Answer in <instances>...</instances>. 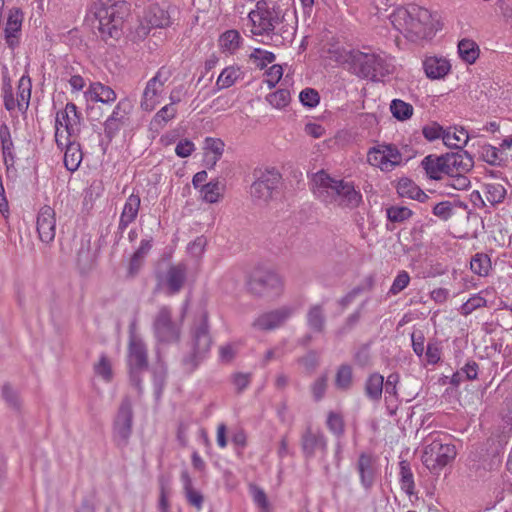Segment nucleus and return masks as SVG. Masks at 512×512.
Here are the masks:
<instances>
[{
  "label": "nucleus",
  "instance_id": "nucleus-35",
  "mask_svg": "<svg viewBox=\"0 0 512 512\" xmlns=\"http://www.w3.org/2000/svg\"><path fill=\"white\" fill-rule=\"evenodd\" d=\"M471 271L481 277H485L489 274L491 269L490 257L485 253H476L470 261Z\"/></svg>",
  "mask_w": 512,
  "mask_h": 512
},
{
  "label": "nucleus",
  "instance_id": "nucleus-32",
  "mask_svg": "<svg viewBox=\"0 0 512 512\" xmlns=\"http://www.w3.org/2000/svg\"><path fill=\"white\" fill-rule=\"evenodd\" d=\"M32 83L28 75H23L18 82L17 107L20 111L27 110L31 98Z\"/></svg>",
  "mask_w": 512,
  "mask_h": 512
},
{
  "label": "nucleus",
  "instance_id": "nucleus-22",
  "mask_svg": "<svg viewBox=\"0 0 512 512\" xmlns=\"http://www.w3.org/2000/svg\"><path fill=\"white\" fill-rule=\"evenodd\" d=\"M141 199L138 194H131L123 207V210L120 215V220L118 224V230L122 233L124 230L136 220L139 209H140Z\"/></svg>",
  "mask_w": 512,
  "mask_h": 512
},
{
  "label": "nucleus",
  "instance_id": "nucleus-24",
  "mask_svg": "<svg viewBox=\"0 0 512 512\" xmlns=\"http://www.w3.org/2000/svg\"><path fill=\"white\" fill-rule=\"evenodd\" d=\"M425 74L430 79H441L448 74L451 65L442 57H427L423 62Z\"/></svg>",
  "mask_w": 512,
  "mask_h": 512
},
{
  "label": "nucleus",
  "instance_id": "nucleus-55",
  "mask_svg": "<svg viewBox=\"0 0 512 512\" xmlns=\"http://www.w3.org/2000/svg\"><path fill=\"white\" fill-rule=\"evenodd\" d=\"M94 371L105 381H110L112 379L113 374L111 363L105 355H101L99 362L94 365Z\"/></svg>",
  "mask_w": 512,
  "mask_h": 512
},
{
  "label": "nucleus",
  "instance_id": "nucleus-37",
  "mask_svg": "<svg viewBox=\"0 0 512 512\" xmlns=\"http://www.w3.org/2000/svg\"><path fill=\"white\" fill-rule=\"evenodd\" d=\"M399 466L401 488L407 495L411 496L414 494L415 483L410 464L409 462L403 460L399 463Z\"/></svg>",
  "mask_w": 512,
  "mask_h": 512
},
{
  "label": "nucleus",
  "instance_id": "nucleus-60",
  "mask_svg": "<svg viewBox=\"0 0 512 512\" xmlns=\"http://www.w3.org/2000/svg\"><path fill=\"white\" fill-rule=\"evenodd\" d=\"M423 136L428 141H434L436 139L442 138L444 135V129L438 123H432L430 125H426L422 129Z\"/></svg>",
  "mask_w": 512,
  "mask_h": 512
},
{
  "label": "nucleus",
  "instance_id": "nucleus-13",
  "mask_svg": "<svg viewBox=\"0 0 512 512\" xmlns=\"http://www.w3.org/2000/svg\"><path fill=\"white\" fill-rule=\"evenodd\" d=\"M81 114L77 110V106L69 102L64 110L57 112L55 127L56 130L64 131V139L75 138L80 133Z\"/></svg>",
  "mask_w": 512,
  "mask_h": 512
},
{
  "label": "nucleus",
  "instance_id": "nucleus-41",
  "mask_svg": "<svg viewBox=\"0 0 512 512\" xmlns=\"http://www.w3.org/2000/svg\"><path fill=\"white\" fill-rule=\"evenodd\" d=\"M392 115L399 121H405L413 115V106L401 99H394L390 104Z\"/></svg>",
  "mask_w": 512,
  "mask_h": 512
},
{
  "label": "nucleus",
  "instance_id": "nucleus-53",
  "mask_svg": "<svg viewBox=\"0 0 512 512\" xmlns=\"http://www.w3.org/2000/svg\"><path fill=\"white\" fill-rule=\"evenodd\" d=\"M299 100L303 106L314 108L319 104L320 96L317 90L305 88L299 94Z\"/></svg>",
  "mask_w": 512,
  "mask_h": 512
},
{
  "label": "nucleus",
  "instance_id": "nucleus-21",
  "mask_svg": "<svg viewBox=\"0 0 512 512\" xmlns=\"http://www.w3.org/2000/svg\"><path fill=\"white\" fill-rule=\"evenodd\" d=\"M187 278V266L184 263L171 265L165 274V285L168 294L174 295L180 292Z\"/></svg>",
  "mask_w": 512,
  "mask_h": 512
},
{
  "label": "nucleus",
  "instance_id": "nucleus-8",
  "mask_svg": "<svg viewBox=\"0 0 512 512\" xmlns=\"http://www.w3.org/2000/svg\"><path fill=\"white\" fill-rule=\"evenodd\" d=\"M456 457L455 446L443 443L440 439H434L427 444L423 450L422 463L434 475L450 464Z\"/></svg>",
  "mask_w": 512,
  "mask_h": 512
},
{
  "label": "nucleus",
  "instance_id": "nucleus-12",
  "mask_svg": "<svg viewBox=\"0 0 512 512\" xmlns=\"http://www.w3.org/2000/svg\"><path fill=\"white\" fill-rule=\"evenodd\" d=\"M248 289L257 296L278 295L283 289V281L274 271L257 269L250 276Z\"/></svg>",
  "mask_w": 512,
  "mask_h": 512
},
{
  "label": "nucleus",
  "instance_id": "nucleus-59",
  "mask_svg": "<svg viewBox=\"0 0 512 512\" xmlns=\"http://www.w3.org/2000/svg\"><path fill=\"white\" fill-rule=\"evenodd\" d=\"M479 366L474 360L468 361L465 366L461 369V371L457 372L453 378L452 382H456V378L459 377L462 373L465 374L467 380H475L478 376Z\"/></svg>",
  "mask_w": 512,
  "mask_h": 512
},
{
  "label": "nucleus",
  "instance_id": "nucleus-48",
  "mask_svg": "<svg viewBox=\"0 0 512 512\" xmlns=\"http://www.w3.org/2000/svg\"><path fill=\"white\" fill-rule=\"evenodd\" d=\"M365 302H363L355 312H353L351 315H349L344 323L339 327V329L336 331L337 337H342L346 334H348L360 321L361 318V308L364 306Z\"/></svg>",
  "mask_w": 512,
  "mask_h": 512
},
{
  "label": "nucleus",
  "instance_id": "nucleus-14",
  "mask_svg": "<svg viewBox=\"0 0 512 512\" xmlns=\"http://www.w3.org/2000/svg\"><path fill=\"white\" fill-rule=\"evenodd\" d=\"M130 110L131 105L127 99H122L116 104L111 115L104 122V135L108 142H111L127 124Z\"/></svg>",
  "mask_w": 512,
  "mask_h": 512
},
{
  "label": "nucleus",
  "instance_id": "nucleus-61",
  "mask_svg": "<svg viewBox=\"0 0 512 512\" xmlns=\"http://www.w3.org/2000/svg\"><path fill=\"white\" fill-rule=\"evenodd\" d=\"M425 355L429 364H436L441 358V349L439 343L437 341H429Z\"/></svg>",
  "mask_w": 512,
  "mask_h": 512
},
{
  "label": "nucleus",
  "instance_id": "nucleus-3",
  "mask_svg": "<svg viewBox=\"0 0 512 512\" xmlns=\"http://www.w3.org/2000/svg\"><path fill=\"white\" fill-rule=\"evenodd\" d=\"M213 344L208 322V313L201 309L195 316L190 329L189 352L183 357L181 364L184 372L190 374L208 357Z\"/></svg>",
  "mask_w": 512,
  "mask_h": 512
},
{
  "label": "nucleus",
  "instance_id": "nucleus-29",
  "mask_svg": "<svg viewBox=\"0 0 512 512\" xmlns=\"http://www.w3.org/2000/svg\"><path fill=\"white\" fill-rule=\"evenodd\" d=\"M145 19L152 27L162 28L171 23L168 12L156 4L148 7Z\"/></svg>",
  "mask_w": 512,
  "mask_h": 512
},
{
  "label": "nucleus",
  "instance_id": "nucleus-42",
  "mask_svg": "<svg viewBox=\"0 0 512 512\" xmlns=\"http://www.w3.org/2000/svg\"><path fill=\"white\" fill-rule=\"evenodd\" d=\"M241 36L236 30H228L220 36V46L229 52H234L240 46Z\"/></svg>",
  "mask_w": 512,
  "mask_h": 512
},
{
  "label": "nucleus",
  "instance_id": "nucleus-44",
  "mask_svg": "<svg viewBox=\"0 0 512 512\" xmlns=\"http://www.w3.org/2000/svg\"><path fill=\"white\" fill-rule=\"evenodd\" d=\"M275 58L276 57L273 52L261 48H255L250 54V59L261 70L264 69L268 64L274 62Z\"/></svg>",
  "mask_w": 512,
  "mask_h": 512
},
{
  "label": "nucleus",
  "instance_id": "nucleus-25",
  "mask_svg": "<svg viewBox=\"0 0 512 512\" xmlns=\"http://www.w3.org/2000/svg\"><path fill=\"white\" fill-rule=\"evenodd\" d=\"M85 96L88 100L101 102L103 104H111L117 98L116 92L111 87L101 82L91 83L88 90L85 92Z\"/></svg>",
  "mask_w": 512,
  "mask_h": 512
},
{
  "label": "nucleus",
  "instance_id": "nucleus-1",
  "mask_svg": "<svg viewBox=\"0 0 512 512\" xmlns=\"http://www.w3.org/2000/svg\"><path fill=\"white\" fill-rule=\"evenodd\" d=\"M315 195L326 204L355 209L362 203V194L351 181L331 177L321 170L314 175Z\"/></svg>",
  "mask_w": 512,
  "mask_h": 512
},
{
  "label": "nucleus",
  "instance_id": "nucleus-15",
  "mask_svg": "<svg viewBox=\"0 0 512 512\" xmlns=\"http://www.w3.org/2000/svg\"><path fill=\"white\" fill-rule=\"evenodd\" d=\"M55 141L58 147H65L64 165L67 170L74 172L78 169L82 162V151L80 144L76 143L73 138L64 139V131L57 129L55 132Z\"/></svg>",
  "mask_w": 512,
  "mask_h": 512
},
{
  "label": "nucleus",
  "instance_id": "nucleus-64",
  "mask_svg": "<svg viewBox=\"0 0 512 512\" xmlns=\"http://www.w3.org/2000/svg\"><path fill=\"white\" fill-rule=\"evenodd\" d=\"M298 362L304 366L307 372H313L318 366V355L315 351H309L305 356L298 359Z\"/></svg>",
  "mask_w": 512,
  "mask_h": 512
},
{
  "label": "nucleus",
  "instance_id": "nucleus-62",
  "mask_svg": "<svg viewBox=\"0 0 512 512\" xmlns=\"http://www.w3.org/2000/svg\"><path fill=\"white\" fill-rule=\"evenodd\" d=\"M2 90L6 110L13 111L17 107V99H14L13 89L9 81L3 84Z\"/></svg>",
  "mask_w": 512,
  "mask_h": 512
},
{
  "label": "nucleus",
  "instance_id": "nucleus-54",
  "mask_svg": "<svg viewBox=\"0 0 512 512\" xmlns=\"http://www.w3.org/2000/svg\"><path fill=\"white\" fill-rule=\"evenodd\" d=\"M327 427L337 437L342 436L344 434V421L342 416L338 413L329 412L327 417Z\"/></svg>",
  "mask_w": 512,
  "mask_h": 512
},
{
  "label": "nucleus",
  "instance_id": "nucleus-51",
  "mask_svg": "<svg viewBox=\"0 0 512 512\" xmlns=\"http://www.w3.org/2000/svg\"><path fill=\"white\" fill-rule=\"evenodd\" d=\"M202 198L208 203H216L220 197L219 182H209L201 187Z\"/></svg>",
  "mask_w": 512,
  "mask_h": 512
},
{
  "label": "nucleus",
  "instance_id": "nucleus-9",
  "mask_svg": "<svg viewBox=\"0 0 512 512\" xmlns=\"http://www.w3.org/2000/svg\"><path fill=\"white\" fill-rule=\"evenodd\" d=\"M128 364L130 383L137 389L138 394H141L142 374L148 368V355L145 344L137 336H132L129 340Z\"/></svg>",
  "mask_w": 512,
  "mask_h": 512
},
{
  "label": "nucleus",
  "instance_id": "nucleus-46",
  "mask_svg": "<svg viewBox=\"0 0 512 512\" xmlns=\"http://www.w3.org/2000/svg\"><path fill=\"white\" fill-rule=\"evenodd\" d=\"M373 286V279L368 277L366 279V285H358L354 287L351 291H349L344 297L339 300V304L345 308L350 305L356 297H358L365 290H370Z\"/></svg>",
  "mask_w": 512,
  "mask_h": 512
},
{
  "label": "nucleus",
  "instance_id": "nucleus-58",
  "mask_svg": "<svg viewBox=\"0 0 512 512\" xmlns=\"http://www.w3.org/2000/svg\"><path fill=\"white\" fill-rule=\"evenodd\" d=\"M409 282V274L404 270L400 271L390 287L389 294L397 295L408 286Z\"/></svg>",
  "mask_w": 512,
  "mask_h": 512
},
{
  "label": "nucleus",
  "instance_id": "nucleus-28",
  "mask_svg": "<svg viewBox=\"0 0 512 512\" xmlns=\"http://www.w3.org/2000/svg\"><path fill=\"white\" fill-rule=\"evenodd\" d=\"M468 140L469 135L463 127H455L453 132L444 130L443 142L447 147L460 150L468 143Z\"/></svg>",
  "mask_w": 512,
  "mask_h": 512
},
{
  "label": "nucleus",
  "instance_id": "nucleus-10",
  "mask_svg": "<svg viewBox=\"0 0 512 512\" xmlns=\"http://www.w3.org/2000/svg\"><path fill=\"white\" fill-rule=\"evenodd\" d=\"M154 337L161 343L178 342L181 337V326L173 321L172 309L167 305L158 308L152 321Z\"/></svg>",
  "mask_w": 512,
  "mask_h": 512
},
{
  "label": "nucleus",
  "instance_id": "nucleus-18",
  "mask_svg": "<svg viewBox=\"0 0 512 512\" xmlns=\"http://www.w3.org/2000/svg\"><path fill=\"white\" fill-rule=\"evenodd\" d=\"M301 447L306 458H313L317 452H327V439L323 432L308 427L301 437Z\"/></svg>",
  "mask_w": 512,
  "mask_h": 512
},
{
  "label": "nucleus",
  "instance_id": "nucleus-43",
  "mask_svg": "<svg viewBox=\"0 0 512 512\" xmlns=\"http://www.w3.org/2000/svg\"><path fill=\"white\" fill-rule=\"evenodd\" d=\"M381 146L385 155V162H387L388 171H391L394 167L402 163V155L395 145L383 144Z\"/></svg>",
  "mask_w": 512,
  "mask_h": 512
},
{
  "label": "nucleus",
  "instance_id": "nucleus-47",
  "mask_svg": "<svg viewBox=\"0 0 512 512\" xmlns=\"http://www.w3.org/2000/svg\"><path fill=\"white\" fill-rule=\"evenodd\" d=\"M381 145L372 147L367 154V161L370 165L380 168L382 171H388L387 162Z\"/></svg>",
  "mask_w": 512,
  "mask_h": 512
},
{
  "label": "nucleus",
  "instance_id": "nucleus-63",
  "mask_svg": "<svg viewBox=\"0 0 512 512\" xmlns=\"http://www.w3.org/2000/svg\"><path fill=\"white\" fill-rule=\"evenodd\" d=\"M327 376L322 375L313 383L311 390L315 401H319L323 398L327 388Z\"/></svg>",
  "mask_w": 512,
  "mask_h": 512
},
{
  "label": "nucleus",
  "instance_id": "nucleus-27",
  "mask_svg": "<svg viewBox=\"0 0 512 512\" xmlns=\"http://www.w3.org/2000/svg\"><path fill=\"white\" fill-rule=\"evenodd\" d=\"M397 193L400 197H407L421 203L427 201L429 196L409 178H401L397 184Z\"/></svg>",
  "mask_w": 512,
  "mask_h": 512
},
{
  "label": "nucleus",
  "instance_id": "nucleus-39",
  "mask_svg": "<svg viewBox=\"0 0 512 512\" xmlns=\"http://www.w3.org/2000/svg\"><path fill=\"white\" fill-rule=\"evenodd\" d=\"M353 384L352 367L348 364L341 365L335 376V386L343 391L349 390Z\"/></svg>",
  "mask_w": 512,
  "mask_h": 512
},
{
  "label": "nucleus",
  "instance_id": "nucleus-40",
  "mask_svg": "<svg viewBox=\"0 0 512 512\" xmlns=\"http://www.w3.org/2000/svg\"><path fill=\"white\" fill-rule=\"evenodd\" d=\"M163 85L156 83L155 80H149L146 84V87L143 92V100L141 102V107L150 110L154 107V103L152 100L161 94L163 91Z\"/></svg>",
  "mask_w": 512,
  "mask_h": 512
},
{
  "label": "nucleus",
  "instance_id": "nucleus-56",
  "mask_svg": "<svg viewBox=\"0 0 512 512\" xmlns=\"http://www.w3.org/2000/svg\"><path fill=\"white\" fill-rule=\"evenodd\" d=\"M2 397L7 403L8 406H10L13 409H19L20 408V399L18 392L12 388L10 384H4L2 387Z\"/></svg>",
  "mask_w": 512,
  "mask_h": 512
},
{
  "label": "nucleus",
  "instance_id": "nucleus-11",
  "mask_svg": "<svg viewBox=\"0 0 512 512\" xmlns=\"http://www.w3.org/2000/svg\"><path fill=\"white\" fill-rule=\"evenodd\" d=\"M133 408L129 397H124L115 415L112 426V439L117 447L128 445L133 428Z\"/></svg>",
  "mask_w": 512,
  "mask_h": 512
},
{
  "label": "nucleus",
  "instance_id": "nucleus-26",
  "mask_svg": "<svg viewBox=\"0 0 512 512\" xmlns=\"http://www.w3.org/2000/svg\"><path fill=\"white\" fill-rule=\"evenodd\" d=\"M421 166L425 170L427 176L433 180H439L442 174H446V163L444 155H428L422 162Z\"/></svg>",
  "mask_w": 512,
  "mask_h": 512
},
{
  "label": "nucleus",
  "instance_id": "nucleus-5",
  "mask_svg": "<svg viewBox=\"0 0 512 512\" xmlns=\"http://www.w3.org/2000/svg\"><path fill=\"white\" fill-rule=\"evenodd\" d=\"M337 54L336 61L347 65L359 77L379 81L390 73V65L378 54L359 50H343Z\"/></svg>",
  "mask_w": 512,
  "mask_h": 512
},
{
  "label": "nucleus",
  "instance_id": "nucleus-36",
  "mask_svg": "<svg viewBox=\"0 0 512 512\" xmlns=\"http://www.w3.org/2000/svg\"><path fill=\"white\" fill-rule=\"evenodd\" d=\"M242 76V72L239 67L229 66L223 69L220 73L216 85L218 89H226L231 87L238 79Z\"/></svg>",
  "mask_w": 512,
  "mask_h": 512
},
{
  "label": "nucleus",
  "instance_id": "nucleus-7",
  "mask_svg": "<svg viewBox=\"0 0 512 512\" xmlns=\"http://www.w3.org/2000/svg\"><path fill=\"white\" fill-rule=\"evenodd\" d=\"M254 182L250 188L252 199L258 204L268 203L277 192L281 174L276 168L256 169L253 173Z\"/></svg>",
  "mask_w": 512,
  "mask_h": 512
},
{
  "label": "nucleus",
  "instance_id": "nucleus-19",
  "mask_svg": "<svg viewBox=\"0 0 512 512\" xmlns=\"http://www.w3.org/2000/svg\"><path fill=\"white\" fill-rule=\"evenodd\" d=\"M443 155L446 163V175L467 173L474 166L473 157L463 149Z\"/></svg>",
  "mask_w": 512,
  "mask_h": 512
},
{
  "label": "nucleus",
  "instance_id": "nucleus-49",
  "mask_svg": "<svg viewBox=\"0 0 512 512\" xmlns=\"http://www.w3.org/2000/svg\"><path fill=\"white\" fill-rule=\"evenodd\" d=\"M481 157L485 162L493 166H500L503 160L500 150L489 144L482 146Z\"/></svg>",
  "mask_w": 512,
  "mask_h": 512
},
{
  "label": "nucleus",
  "instance_id": "nucleus-38",
  "mask_svg": "<svg viewBox=\"0 0 512 512\" xmlns=\"http://www.w3.org/2000/svg\"><path fill=\"white\" fill-rule=\"evenodd\" d=\"M484 192L486 199L493 206L502 203L507 195L505 187L499 183L484 184Z\"/></svg>",
  "mask_w": 512,
  "mask_h": 512
},
{
  "label": "nucleus",
  "instance_id": "nucleus-17",
  "mask_svg": "<svg viewBox=\"0 0 512 512\" xmlns=\"http://www.w3.org/2000/svg\"><path fill=\"white\" fill-rule=\"evenodd\" d=\"M37 232L39 239L44 243H50L56 235L55 211L48 205L43 206L37 216Z\"/></svg>",
  "mask_w": 512,
  "mask_h": 512
},
{
  "label": "nucleus",
  "instance_id": "nucleus-34",
  "mask_svg": "<svg viewBox=\"0 0 512 512\" xmlns=\"http://www.w3.org/2000/svg\"><path fill=\"white\" fill-rule=\"evenodd\" d=\"M458 53L465 62L473 64L479 56V47L473 40L462 39L458 44Z\"/></svg>",
  "mask_w": 512,
  "mask_h": 512
},
{
  "label": "nucleus",
  "instance_id": "nucleus-16",
  "mask_svg": "<svg viewBox=\"0 0 512 512\" xmlns=\"http://www.w3.org/2000/svg\"><path fill=\"white\" fill-rule=\"evenodd\" d=\"M291 307L283 306L278 309L261 314L253 322V326L259 330H273L283 325L293 314Z\"/></svg>",
  "mask_w": 512,
  "mask_h": 512
},
{
  "label": "nucleus",
  "instance_id": "nucleus-57",
  "mask_svg": "<svg viewBox=\"0 0 512 512\" xmlns=\"http://www.w3.org/2000/svg\"><path fill=\"white\" fill-rule=\"evenodd\" d=\"M432 213L441 220L447 221L454 215L453 205L450 201L439 202L433 207Z\"/></svg>",
  "mask_w": 512,
  "mask_h": 512
},
{
  "label": "nucleus",
  "instance_id": "nucleus-6",
  "mask_svg": "<svg viewBox=\"0 0 512 512\" xmlns=\"http://www.w3.org/2000/svg\"><path fill=\"white\" fill-rule=\"evenodd\" d=\"M286 11L279 5L269 4L264 0L258 1L256 8L248 14L252 28L251 33L255 36L280 35L283 40L287 39L284 34L292 35L285 29Z\"/></svg>",
  "mask_w": 512,
  "mask_h": 512
},
{
  "label": "nucleus",
  "instance_id": "nucleus-50",
  "mask_svg": "<svg viewBox=\"0 0 512 512\" xmlns=\"http://www.w3.org/2000/svg\"><path fill=\"white\" fill-rule=\"evenodd\" d=\"M267 101L276 108H283L290 102V91L287 89H279L270 93L266 97Z\"/></svg>",
  "mask_w": 512,
  "mask_h": 512
},
{
  "label": "nucleus",
  "instance_id": "nucleus-31",
  "mask_svg": "<svg viewBox=\"0 0 512 512\" xmlns=\"http://www.w3.org/2000/svg\"><path fill=\"white\" fill-rule=\"evenodd\" d=\"M326 317L322 305H313L307 312V324L311 330L317 333L324 331Z\"/></svg>",
  "mask_w": 512,
  "mask_h": 512
},
{
  "label": "nucleus",
  "instance_id": "nucleus-20",
  "mask_svg": "<svg viewBox=\"0 0 512 512\" xmlns=\"http://www.w3.org/2000/svg\"><path fill=\"white\" fill-rule=\"evenodd\" d=\"M23 21V13L19 8L9 11L8 19L4 28L5 40L8 47L14 50L19 46V35Z\"/></svg>",
  "mask_w": 512,
  "mask_h": 512
},
{
  "label": "nucleus",
  "instance_id": "nucleus-2",
  "mask_svg": "<svg viewBox=\"0 0 512 512\" xmlns=\"http://www.w3.org/2000/svg\"><path fill=\"white\" fill-rule=\"evenodd\" d=\"M390 20L398 31L413 40L431 38L437 31L431 12L416 4L397 8Z\"/></svg>",
  "mask_w": 512,
  "mask_h": 512
},
{
  "label": "nucleus",
  "instance_id": "nucleus-33",
  "mask_svg": "<svg viewBox=\"0 0 512 512\" xmlns=\"http://www.w3.org/2000/svg\"><path fill=\"white\" fill-rule=\"evenodd\" d=\"M0 142L2 148V154L4 157V161L8 164V160L11 161V164L14 162V144L11 138V133L8 125L6 123H2L0 125Z\"/></svg>",
  "mask_w": 512,
  "mask_h": 512
},
{
  "label": "nucleus",
  "instance_id": "nucleus-4",
  "mask_svg": "<svg viewBox=\"0 0 512 512\" xmlns=\"http://www.w3.org/2000/svg\"><path fill=\"white\" fill-rule=\"evenodd\" d=\"M91 12L97 21L95 26L101 38L118 39L122 34L125 18L129 15V4L125 0H94Z\"/></svg>",
  "mask_w": 512,
  "mask_h": 512
},
{
  "label": "nucleus",
  "instance_id": "nucleus-30",
  "mask_svg": "<svg viewBox=\"0 0 512 512\" xmlns=\"http://www.w3.org/2000/svg\"><path fill=\"white\" fill-rule=\"evenodd\" d=\"M384 377L379 373L371 374L365 382V394L372 401H379L382 397Z\"/></svg>",
  "mask_w": 512,
  "mask_h": 512
},
{
  "label": "nucleus",
  "instance_id": "nucleus-45",
  "mask_svg": "<svg viewBox=\"0 0 512 512\" xmlns=\"http://www.w3.org/2000/svg\"><path fill=\"white\" fill-rule=\"evenodd\" d=\"M387 218L394 223H401L412 216V211L404 206H391L386 209Z\"/></svg>",
  "mask_w": 512,
  "mask_h": 512
},
{
  "label": "nucleus",
  "instance_id": "nucleus-23",
  "mask_svg": "<svg viewBox=\"0 0 512 512\" xmlns=\"http://www.w3.org/2000/svg\"><path fill=\"white\" fill-rule=\"evenodd\" d=\"M357 471L360 476L362 486L368 490L370 489L375 481V467L373 458L362 453L357 461Z\"/></svg>",
  "mask_w": 512,
  "mask_h": 512
},
{
  "label": "nucleus",
  "instance_id": "nucleus-52",
  "mask_svg": "<svg viewBox=\"0 0 512 512\" xmlns=\"http://www.w3.org/2000/svg\"><path fill=\"white\" fill-rule=\"evenodd\" d=\"M486 305V299L480 296V294H475L461 306V314L467 316L471 314L474 310L481 307H485Z\"/></svg>",
  "mask_w": 512,
  "mask_h": 512
}]
</instances>
